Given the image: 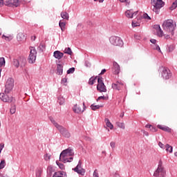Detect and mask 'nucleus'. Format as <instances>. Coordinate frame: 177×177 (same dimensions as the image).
I'll list each match as a JSON object with an SVG mask.
<instances>
[{
    "mask_svg": "<svg viewBox=\"0 0 177 177\" xmlns=\"http://www.w3.org/2000/svg\"><path fill=\"white\" fill-rule=\"evenodd\" d=\"M176 27V24L171 19H168L164 21L162 24V28L164 31L172 36H174V34H175L174 31H175Z\"/></svg>",
    "mask_w": 177,
    "mask_h": 177,
    "instance_id": "obj_1",
    "label": "nucleus"
},
{
    "mask_svg": "<svg viewBox=\"0 0 177 177\" xmlns=\"http://www.w3.org/2000/svg\"><path fill=\"white\" fill-rule=\"evenodd\" d=\"M50 120L51 121L52 124L57 128V129L59 131V133L64 136V138H70L71 136V134L70 133V131L67 130V129L64 128L63 126L59 124L57 122H56V120L53 117H50Z\"/></svg>",
    "mask_w": 177,
    "mask_h": 177,
    "instance_id": "obj_2",
    "label": "nucleus"
},
{
    "mask_svg": "<svg viewBox=\"0 0 177 177\" xmlns=\"http://www.w3.org/2000/svg\"><path fill=\"white\" fill-rule=\"evenodd\" d=\"M165 175H167L165 169L164 168V166H162V161L160 160L158 162V168L153 173V176L165 177Z\"/></svg>",
    "mask_w": 177,
    "mask_h": 177,
    "instance_id": "obj_3",
    "label": "nucleus"
},
{
    "mask_svg": "<svg viewBox=\"0 0 177 177\" xmlns=\"http://www.w3.org/2000/svg\"><path fill=\"white\" fill-rule=\"evenodd\" d=\"M151 3L153 6V11L157 15L160 13V9L165 5V3L162 0H151Z\"/></svg>",
    "mask_w": 177,
    "mask_h": 177,
    "instance_id": "obj_4",
    "label": "nucleus"
},
{
    "mask_svg": "<svg viewBox=\"0 0 177 177\" xmlns=\"http://www.w3.org/2000/svg\"><path fill=\"white\" fill-rule=\"evenodd\" d=\"M109 42L114 46H122L124 45L122 39L117 36H111L109 38Z\"/></svg>",
    "mask_w": 177,
    "mask_h": 177,
    "instance_id": "obj_5",
    "label": "nucleus"
},
{
    "mask_svg": "<svg viewBox=\"0 0 177 177\" xmlns=\"http://www.w3.org/2000/svg\"><path fill=\"white\" fill-rule=\"evenodd\" d=\"M14 86L15 80H13L12 77L8 78L6 84V89L4 91L5 93H10V92L13 89Z\"/></svg>",
    "mask_w": 177,
    "mask_h": 177,
    "instance_id": "obj_6",
    "label": "nucleus"
},
{
    "mask_svg": "<svg viewBox=\"0 0 177 177\" xmlns=\"http://www.w3.org/2000/svg\"><path fill=\"white\" fill-rule=\"evenodd\" d=\"M35 60H37V50H35V48L32 47L30 48L28 62L30 64H32L33 63H35Z\"/></svg>",
    "mask_w": 177,
    "mask_h": 177,
    "instance_id": "obj_7",
    "label": "nucleus"
},
{
    "mask_svg": "<svg viewBox=\"0 0 177 177\" xmlns=\"http://www.w3.org/2000/svg\"><path fill=\"white\" fill-rule=\"evenodd\" d=\"M97 83V91H99V92H107V88H106V86L103 82V77H98Z\"/></svg>",
    "mask_w": 177,
    "mask_h": 177,
    "instance_id": "obj_8",
    "label": "nucleus"
},
{
    "mask_svg": "<svg viewBox=\"0 0 177 177\" xmlns=\"http://www.w3.org/2000/svg\"><path fill=\"white\" fill-rule=\"evenodd\" d=\"M162 77L163 80H169L171 77H172V73L171 72V70L167 67H162Z\"/></svg>",
    "mask_w": 177,
    "mask_h": 177,
    "instance_id": "obj_9",
    "label": "nucleus"
},
{
    "mask_svg": "<svg viewBox=\"0 0 177 177\" xmlns=\"http://www.w3.org/2000/svg\"><path fill=\"white\" fill-rule=\"evenodd\" d=\"M0 99L3 102L8 103H15V100L13 97H9V95H6V93H0Z\"/></svg>",
    "mask_w": 177,
    "mask_h": 177,
    "instance_id": "obj_10",
    "label": "nucleus"
},
{
    "mask_svg": "<svg viewBox=\"0 0 177 177\" xmlns=\"http://www.w3.org/2000/svg\"><path fill=\"white\" fill-rule=\"evenodd\" d=\"M82 165V163L81 162V160H80L78 165L74 169V171L75 172H77L80 175H85V169L81 168Z\"/></svg>",
    "mask_w": 177,
    "mask_h": 177,
    "instance_id": "obj_11",
    "label": "nucleus"
},
{
    "mask_svg": "<svg viewBox=\"0 0 177 177\" xmlns=\"http://www.w3.org/2000/svg\"><path fill=\"white\" fill-rule=\"evenodd\" d=\"M112 88L115 91H121V89L124 88V83L121 81H118L117 82L112 84Z\"/></svg>",
    "mask_w": 177,
    "mask_h": 177,
    "instance_id": "obj_12",
    "label": "nucleus"
},
{
    "mask_svg": "<svg viewBox=\"0 0 177 177\" xmlns=\"http://www.w3.org/2000/svg\"><path fill=\"white\" fill-rule=\"evenodd\" d=\"M85 109H86V106H85V102H83V109H82L81 107L76 104L73 106V111L74 113L80 114L81 113H84V111H85Z\"/></svg>",
    "mask_w": 177,
    "mask_h": 177,
    "instance_id": "obj_13",
    "label": "nucleus"
},
{
    "mask_svg": "<svg viewBox=\"0 0 177 177\" xmlns=\"http://www.w3.org/2000/svg\"><path fill=\"white\" fill-rule=\"evenodd\" d=\"M120 71H121V68H120V65H118L117 62H113V67H112V73L115 75H118L120 74Z\"/></svg>",
    "mask_w": 177,
    "mask_h": 177,
    "instance_id": "obj_14",
    "label": "nucleus"
},
{
    "mask_svg": "<svg viewBox=\"0 0 177 177\" xmlns=\"http://www.w3.org/2000/svg\"><path fill=\"white\" fill-rule=\"evenodd\" d=\"M153 30L154 32L157 33L158 37H162L164 33L162 32V30H161L160 25H154Z\"/></svg>",
    "mask_w": 177,
    "mask_h": 177,
    "instance_id": "obj_15",
    "label": "nucleus"
},
{
    "mask_svg": "<svg viewBox=\"0 0 177 177\" xmlns=\"http://www.w3.org/2000/svg\"><path fill=\"white\" fill-rule=\"evenodd\" d=\"M53 56L55 59H57V60H60V59H62L64 56V54L59 50H56L54 52Z\"/></svg>",
    "mask_w": 177,
    "mask_h": 177,
    "instance_id": "obj_16",
    "label": "nucleus"
},
{
    "mask_svg": "<svg viewBox=\"0 0 177 177\" xmlns=\"http://www.w3.org/2000/svg\"><path fill=\"white\" fill-rule=\"evenodd\" d=\"M19 66L23 68V67H26V64H27V59L24 57H19Z\"/></svg>",
    "mask_w": 177,
    "mask_h": 177,
    "instance_id": "obj_17",
    "label": "nucleus"
},
{
    "mask_svg": "<svg viewBox=\"0 0 177 177\" xmlns=\"http://www.w3.org/2000/svg\"><path fill=\"white\" fill-rule=\"evenodd\" d=\"M158 128L159 129H161L162 131H164L165 132H168L169 133H171V129L167 126H162V125L158 124Z\"/></svg>",
    "mask_w": 177,
    "mask_h": 177,
    "instance_id": "obj_18",
    "label": "nucleus"
},
{
    "mask_svg": "<svg viewBox=\"0 0 177 177\" xmlns=\"http://www.w3.org/2000/svg\"><path fill=\"white\" fill-rule=\"evenodd\" d=\"M67 175L64 171H57L55 172L53 177H66Z\"/></svg>",
    "mask_w": 177,
    "mask_h": 177,
    "instance_id": "obj_19",
    "label": "nucleus"
},
{
    "mask_svg": "<svg viewBox=\"0 0 177 177\" xmlns=\"http://www.w3.org/2000/svg\"><path fill=\"white\" fill-rule=\"evenodd\" d=\"M57 74H58V75L63 74V65L60 64H57Z\"/></svg>",
    "mask_w": 177,
    "mask_h": 177,
    "instance_id": "obj_20",
    "label": "nucleus"
},
{
    "mask_svg": "<svg viewBox=\"0 0 177 177\" xmlns=\"http://www.w3.org/2000/svg\"><path fill=\"white\" fill-rule=\"evenodd\" d=\"M53 172H55V169H53V167L50 165L48 166L47 167V176L48 177L52 176V174H53Z\"/></svg>",
    "mask_w": 177,
    "mask_h": 177,
    "instance_id": "obj_21",
    "label": "nucleus"
},
{
    "mask_svg": "<svg viewBox=\"0 0 177 177\" xmlns=\"http://www.w3.org/2000/svg\"><path fill=\"white\" fill-rule=\"evenodd\" d=\"M17 39L19 42H21L24 39H26V36H24V34H23L22 32L18 33L17 36Z\"/></svg>",
    "mask_w": 177,
    "mask_h": 177,
    "instance_id": "obj_22",
    "label": "nucleus"
},
{
    "mask_svg": "<svg viewBox=\"0 0 177 177\" xmlns=\"http://www.w3.org/2000/svg\"><path fill=\"white\" fill-rule=\"evenodd\" d=\"M125 16L129 17V19H132L133 17V11L132 10H129L125 12Z\"/></svg>",
    "mask_w": 177,
    "mask_h": 177,
    "instance_id": "obj_23",
    "label": "nucleus"
},
{
    "mask_svg": "<svg viewBox=\"0 0 177 177\" xmlns=\"http://www.w3.org/2000/svg\"><path fill=\"white\" fill-rule=\"evenodd\" d=\"M12 64H13V66H15V67H16V68H19V67H20V62H19V58L13 59Z\"/></svg>",
    "mask_w": 177,
    "mask_h": 177,
    "instance_id": "obj_24",
    "label": "nucleus"
},
{
    "mask_svg": "<svg viewBox=\"0 0 177 177\" xmlns=\"http://www.w3.org/2000/svg\"><path fill=\"white\" fill-rule=\"evenodd\" d=\"M105 122L106 127H108V128H109L110 129H113V128H114V126L113 125V124H111L109 118H105Z\"/></svg>",
    "mask_w": 177,
    "mask_h": 177,
    "instance_id": "obj_25",
    "label": "nucleus"
},
{
    "mask_svg": "<svg viewBox=\"0 0 177 177\" xmlns=\"http://www.w3.org/2000/svg\"><path fill=\"white\" fill-rule=\"evenodd\" d=\"M18 6H20V1L19 0H12L11 8H18Z\"/></svg>",
    "mask_w": 177,
    "mask_h": 177,
    "instance_id": "obj_26",
    "label": "nucleus"
},
{
    "mask_svg": "<svg viewBox=\"0 0 177 177\" xmlns=\"http://www.w3.org/2000/svg\"><path fill=\"white\" fill-rule=\"evenodd\" d=\"M96 80H97V76L91 77L88 80V84L93 85V84H95V82H96Z\"/></svg>",
    "mask_w": 177,
    "mask_h": 177,
    "instance_id": "obj_27",
    "label": "nucleus"
},
{
    "mask_svg": "<svg viewBox=\"0 0 177 177\" xmlns=\"http://www.w3.org/2000/svg\"><path fill=\"white\" fill-rule=\"evenodd\" d=\"M100 107H103V106L95 105V104H93L91 105V110H93V111H95V110H99V109H100Z\"/></svg>",
    "mask_w": 177,
    "mask_h": 177,
    "instance_id": "obj_28",
    "label": "nucleus"
},
{
    "mask_svg": "<svg viewBox=\"0 0 177 177\" xmlns=\"http://www.w3.org/2000/svg\"><path fill=\"white\" fill-rule=\"evenodd\" d=\"M67 157H68V155L67 153V151L65 149L60 153L59 158H64Z\"/></svg>",
    "mask_w": 177,
    "mask_h": 177,
    "instance_id": "obj_29",
    "label": "nucleus"
},
{
    "mask_svg": "<svg viewBox=\"0 0 177 177\" xmlns=\"http://www.w3.org/2000/svg\"><path fill=\"white\" fill-rule=\"evenodd\" d=\"M64 53H66V55H69L71 56L73 55V51L71 50V48L70 47L66 48L64 50Z\"/></svg>",
    "mask_w": 177,
    "mask_h": 177,
    "instance_id": "obj_30",
    "label": "nucleus"
},
{
    "mask_svg": "<svg viewBox=\"0 0 177 177\" xmlns=\"http://www.w3.org/2000/svg\"><path fill=\"white\" fill-rule=\"evenodd\" d=\"M59 26L60 27L62 31H64V30L66 28V22H63V21H60L59 23Z\"/></svg>",
    "mask_w": 177,
    "mask_h": 177,
    "instance_id": "obj_31",
    "label": "nucleus"
},
{
    "mask_svg": "<svg viewBox=\"0 0 177 177\" xmlns=\"http://www.w3.org/2000/svg\"><path fill=\"white\" fill-rule=\"evenodd\" d=\"M61 17H62V19H65L66 20H68V13L66 12H61Z\"/></svg>",
    "mask_w": 177,
    "mask_h": 177,
    "instance_id": "obj_32",
    "label": "nucleus"
},
{
    "mask_svg": "<svg viewBox=\"0 0 177 177\" xmlns=\"http://www.w3.org/2000/svg\"><path fill=\"white\" fill-rule=\"evenodd\" d=\"M10 113V114H15V113H16V105H15L14 104H12L11 106Z\"/></svg>",
    "mask_w": 177,
    "mask_h": 177,
    "instance_id": "obj_33",
    "label": "nucleus"
},
{
    "mask_svg": "<svg viewBox=\"0 0 177 177\" xmlns=\"http://www.w3.org/2000/svg\"><path fill=\"white\" fill-rule=\"evenodd\" d=\"M12 0H6L4 1V5L6 6H8L9 8H12Z\"/></svg>",
    "mask_w": 177,
    "mask_h": 177,
    "instance_id": "obj_34",
    "label": "nucleus"
},
{
    "mask_svg": "<svg viewBox=\"0 0 177 177\" xmlns=\"http://www.w3.org/2000/svg\"><path fill=\"white\" fill-rule=\"evenodd\" d=\"M42 169L39 168L36 170V177H41V175L42 174Z\"/></svg>",
    "mask_w": 177,
    "mask_h": 177,
    "instance_id": "obj_35",
    "label": "nucleus"
},
{
    "mask_svg": "<svg viewBox=\"0 0 177 177\" xmlns=\"http://www.w3.org/2000/svg\"><path fill=\"white\" fill-rule=\"evenodd\" d=\"M66 150L68 157L74 155V152L73 151V149L68 148Z\"/></svg>",
    "mask_w": 177,
    "mask_h": 177,
    "instance_id": "obj_36",
    "label": "nucleus"
},
{
    "mask_svg": "<svg viewBox=\"0 0 177 177\" xmlns=\"http://www.w3.org/2000/svg\"><path fill=\"white\" fill-rule=\"evenodd\" d=\"M177 8V0L173 2L171 6L169 8L170 10H174V9H176Z\"/></svg>",
    "mask_w": 177,
    "mask_h": 177,
    "instance_id": "obj_37",
    "label": "nucleus"
},
{
    "mask_svg": "<svg viewBox=\"0 0 177 177\" xmlns=\"http://www.w3.org/2000/svg\"><path fill=\"white\" fill-rule=\"evenodd\" d=\"M172 146L169 145V144L166 145V151H169V153H172Z\"/></svg>",
    "mask_w": 177,
    "mask_h": 177,
    "instance_id": "obj_38",
    "label": "nucleus"
},
{
    "mask_svg": "<svg viewBox=\"0 0 177 177\" xmlns=\"http://www.w3.org/2000/svg\"><path fill=\"white\" fill-rule=\"evenodd\" d=\"M45 48H46L45 44H40V45L39 46V49L40 52H44Z\"/></svg>",
    "mask_w": 177,
    "mask_h": 177,
    "instance_id": "obj_39",
    "label": "nucleus"
},
{
    "mask_svg": "<svg viewBox=\"0 0 177 177\" xmlns=\"http://www.w3.org/2000/svg\"><path fill=\"white\" fill-rule=\"evenodd\" d=\"M2 38H5L6 41H12L13 39L12 36H6L5 35H3Z\"/></svg>",
    "mask_w": 177,
    "mask_h": 177,
    "instance_id": "obj_40",
    "label": "nucleus"
},
{
    "mask_svg": "<svg viewBox=\"0 0 177 177\" xmlns=\"http://www.w3.org/2000/svg\"><path fill=\"white\" fill-rule=\"evenodd\" d=\"M59 104H64V98L63 97H59L57 100Z\"/></svg>",
    "mask_w": 177,
    "mask_h": 177,
    "instance_id": "obj_41",
    "label": "nucleus"
},
{
    "mask_svg": "<svg viewBox=\"0 0 177 177\" xmlns=\"http://www.w3.org/2000/svg\"><path fill=\"white\" fill-rule=\"evenodd\" d=\"M117 125L119 128L122 129H125V124L124 122H117Z\"/></svg>",
    "mask_w": 177,
    "mask_h": 177,
    "instance_id": "obj_42",
    "label": "nucleus"
},
{
    "mask_svg": "<svg viewBox=\"0 0 177 177\" xmlns=\"http://www.w3.org/2000/svg\"><path fill=\"white\" fill-rule=\"evenodd\" d=\"M60 161H62V162H71V160H68L67 158H59Z\"/></svg>",
    "mask_w": 177,
    "mask_h": 177,
    "instance_id": "obj_43",
    "label": "nucleus"
},
{
    "mask_svg": "<svg viewBox=\"0 0 177 177\" xmlns=\"http://www.w3.org/2000/svg\"><path fill=\"white\" fill-rule=\"evenodd\" d=\"M50 157H51L50 154L46 153L44 156V158L45 161H49V160H50Z\"/></svg>",
    "mask_w": 177,
    "mask_h": 177,
    "instance_id": "obj_44",
    "label": "nucleus"
},
{
    "mask_svg": "<svg viewBox=\"0 0 177 177\" xmlns=\"http://www.w3.org/2000/svg\"><path fill=\"white\" fill-rule=\"evenodd\" d=\"M5 165H6L5 160H1L0 162V169H3V168H5Z\"/></svg>",
    "mask_w": 177,
    "mask_h": 177,
    "instance_id": "obj_45",
    "label": "nucleus"
},
{
    "mask_svg": "<svg viewBox=\"0 0 177 177\" xmlns=\"http://www.w3.org/2000/svg\"><path fill=\"white\" fill-rule=\"evenodd\" d=\"M2 66H5V58L4 57H0V67H2Z\"/></svg>",
    "mask_w": 177,
    "mask_h": 177,
    "instance_id": "obj_46",
    "label": "nucleus"
},
{
    "mask_svg": "<svg viewBox=\"0 0 177 177\" xmlns=\"http://www.w3.org/2000/svg\"><path fill=\"white\" fill-rule=\"evenodd\" d=\"M75 71V68L73 67L67 71V74H73Z\"/></svg>",
    "mask_w": 177,
    "mask_h": 177,
    "instance_id": "obj_47",
    "label": "nucleus"
},
{
    "mask_svg": "<svg viewBox=\"0 0 177 177\" xmlns=\"http://www.w3.org/2000/svg\"><path fill=\"white\" fill-rule=\"evenodd\" d=\"M57 165L60 168V169H64V165L63 163H59V162H56Z\"/></svg>",
    "mask_w": 177,
    "mask_h": 177,
    "instance_id": "obj_48",
    "label": "nucleus"
},
{
    "mask_svg": "<svg viewBox=\"0 0 177 177\" xmlns=\"http://www.w3.org/2000/svg\"><path fill=\"white\" fill-rule=\"evenodd\" d=\"M153 49H154L155 50H158V52H161V48H160V46L158 45L153 46Z\"/></svg>",
    "mask_w": 177,
    "mask_h": 177,
    "instance_id": "obj_49",
    "label": "nucleus"
},
{
    "mask_svg": "<svg viewBox=\"0 0 177 177\" xmlns=\"http://www.w3.org/2000/svg\"><path fill=\"white\" fill-rule=\"evenodd\" d=\"M150 131H151V132H157V131H158V129H157V127L152 126L151 127Z\"/></svg>",
    "mask_w": 177,
    "mask_h": 177,
    "instance_id": "obj_50",
    "label": "nucleus"
},
{
    "mask_svg": "<svg viewBox=\"0 0 177 177\" xmlns=\"http://www.w3.org/2000/svg\"><path fill=\"white\" fill-rule=\"evenodd\" d=\"M143 17L144 19H147V20H151V18L147 13L143 15Z\"/></svg>",
    "mask_w": 177,
    "mask_h": 177,
    "instance_id": "obj_51",
    "label": "nucleus"
},
{
    "mask_svg": "<svg viewBox=\"0 0 177 177\" xmlns=\"http://www.w3.org/2000/svg\"><path fill=\"white\" fill-rule=\"evenodd\" d=\"M174 49H175V46L174 45H170L169 46V52H172V50H174Z\"/></svg>",
    "mask_w": 177,
    "mask_h": 177,
    "instance_id": "obj_52",
    "label": "nucleus"
},
{
    "mask_svg": "<svg viewBox=\"0 0 177 177\" xmlns=\"http://www.w3.org/2000/svg\"><path fill=\"white\" fill-rule=\"evenodd\" d=\"M93 177H99V173H97V169H95L93 172Z\"/></svg>",
    "mask_w": 177,
    "mask_h": 177,
    "instance_id": "obj_53",
    "label": "nucleus"
},
{
    "mask_svg": "<svg viewBox=\"0 0 177 177\" xmlns=\"http://www.w3.org/2000/svg\"><path fill=\"white\" fill-rule=\"evenodd\" d=\"M139 25V23L138 22H132V27H138Z\"/></svg>",
    "mask_w": 177,
    "mask_h": 177,
    "instance_id": "obj_54",
    "label": "nucleus"
},
{
    "mask_svg": "<svg viewBox=\"0 0 177 177\" xmlns=\"http://www.w3.org/2000/svg\"><path fill=\"white\" fill-rule=\"evenodd\" d=\"M110 146H111V147H112V149H114L115 147V142H111Z\"/></svg>",
    "mask_w": 177,
    "mask_h": 177,
    "instance_id": "obj_55",
    "label": "nucleus"
},
{
    "mask_svg": "<svg viewBox=\"0 0 177 177\" xmlns=\"http://www.w3.org/2000/svg\"><path fill=\"white\" fill-rule=\"evenodd\" d=\"M150 42H151V44H153V45H156V44H157V40H156L155 39H151Z\"/></svg>",
    "mask_w": 177,
    "mask_h": 177,
    "instance_id": "obj_56",
    "label": "nucleus"
},
{
    "mask_svg": "<svg viewBox=\"0 0 177 177\" xmlns=\"http://www.w3.org/2000/svg\"><path fill=\"white\" fill-rule=\"evenodd\" d=\"M3 147H5V145L4 144H0V154L2 151V150L3 149Z\"/></svg>",
    "mask_w": 177,
    "mask_h": 177,
    "instance_id": "obj_57",
    "label": "nucleus"
},
{
    "mask_svg": "<svg viewBox=\"0 0 177 177\" xmlns=\"http://www.w3.org/2000/svg\"><path fill=\"white\" fill-rule=\"evenodd\" d=\"M5 5V1L3 0H0V7L2 8Z\"/></svg>",
    "mask_w": 177,
    "mask_h": 177,
    "instance_id": "obj_58",
    "label": "nucleus"
},
{
    "mask_svg": "<svg viewBox=\"0 0 177 177\" xmlns=\"http://www.w3.org/2000/svg\"><path fill=\"white\" fill-rule=\"evenodd\" d=\"M158 146H160V147L161 149H164V144H162V142H159Z\"/></svg>",
    "mask_w": 177,
    "mask_h": 177,
    "instance_id": "obj_59",
    "label": "nucleus"
},
{
    "mask_svg": "<svg viewBox=\"0 0 177 177\" xmlns=\"http://www.w3.org/2000/svg\"><path fill=\"white\" fill-rule=\"evenodd\" d=\"M102 99H106V97L104 96H100L97 99V102H99V100H102Z\"/></svg>",
    "mask_w": 177,
    "mask_h": 177,
    "instance_id": "obj_60",
    "label": "nucleus"
},
{
    "mask_svg": "<svg viewBox=\"0 0 177 177\" xmlns=\"http://www.w3.org/2000/svg\"><path fill=\"white\" fill-rule=\"evenodd\" d=\"M104 73H106V69H102L101 73H100L101 75H103V74H104Z\"/></svg>",
    "mask_w": 177,
    "mask_h": 177,
    "instance_id": "obj_61",
    "label": "nucleus"
},
{
    "mask_svg": "<svg viewBox=\"0 0 177 177\" xmlns=\"http://www.w3.org/2000/svg\"><path fill=\"white\" fill-rule=\"evenodd\" d=\"M62 82H64V84H66V82H67V78H63L62 80Z\"/></svg>",
    "mask_w": 177,
    "mask_h": 177,
    "instance_id": "obj_62",
    "label": "nucleus"
},
{
    "mask_svg": "<svg viewBox=\"0 0 177 177\" xmlns=\"http://www.w3.org/2000/svg\"><path fill=\"white\" fill-rule=\"evenodd\" d=\"M145 127L146 128H149V129H151V127L153 126H151V124H147Z\"/></svg>",
    "mask_w": 177,
    "mask_h": 177,
    "instance_id": "obj_63",
    "label": "nucleus"
},
{
    "mask_svg": "<svg viewBox=\"0 0 177 177\" xmlns=\"http://www.w3.org/2000/svg\"><path fill=\"white\" fill-rule=\"evenodd\" d=\"M37 37H35V36H32L31 37V40L32 41H35V39H36Z\"/></svg>",
    "mask_w": 177,
    "mask_h": 177,
    "instance_id": "obj_64",
    "label": "nucleus"
}]
</instances>
